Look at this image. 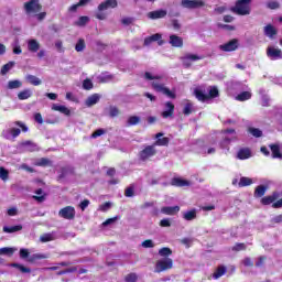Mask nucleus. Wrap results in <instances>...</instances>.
<instances>
[{
  "mask_svg": "<svg viewBox=\"0 0 282 282\" xmlns=\"http://www.w3.org/2000/svg\"><path fill=\"white\" fill-rule=\"evenodd\" d=\"M144 78L145 80L152 82V87L155 91L164 94V96H167V98H175V93L171 91V89L166 88L164 83H162V76L147 72L144 74Z\"/></svg>",
  "mask_w": 282,
  "mask_h": 282,
  "instance_id": "obj_1",
  "label": "nucleus"
},
{
  "mask_svg": "<svg viewBox=\"0 0 282 282\" xmlns=\"http://www.w3.org/2000/svg\"><path fill=\"white\" fill-rule=\"evenodd\" d=\"M111 8H118V1L117 0H106L101 2L98 6V11L96 14V18L99 19V21H105L107 19V14L102 13L105 10H111Z\"/></svg>",
  "mask_w": 282,
  "mask_h": 282,
  "instance_id": "obj_2",
  "label": "nucleus"
},
{
  "mask_svg": "<svg viewBox=\"0 0 282 282\" xmlns=\"http://www.w3.org/2000/svg\"><path fill=\"white\" fill-rule=\"evenodd\" d=\"M250 3H252V0H238L231 10L240 17H246L250 14Z\"/></svg>",
  "mask_w": 282,
  "mask_h": 282,
  "instance_id": "obj_3",
  "label": "nucleus"
},
{
  "mask_svg": "<svg viewBox=\"0 0 282 282\" xmlns=\"http://www.w3.org/2000/svg\"><path fill=\"white\" fill-rule=\"evenodd\" d=\"M194 95L200 102H206V100H210V98H217L219 96V90L217 89V87H210L209 95H206L202 91V89L196 88L194 90Z\"/></svg>",
  "mask_w": 282,
  "mask_h": 282,
  "instance_id": "obj_4",
  "label": "nucleus"
},
{
  "mask_svg": "<svg viewBox=\"0 0 282 282\" xmlns=\"http://www.w3.org/2000/svg\"><path fill=\"white\" fill-rule=\"evenodd\" d=\"M223 138L224 140L220 143V149H227L228 151V149H230L228 144H230L232 140H237V132L235 131V129L225 130L223 132Z\"/></svg>",
  "mask_w": 282,
  "mask_h": 282,
  "instance_id": "obj_5",
  "label": "nucleus"
},
{
  "mask_svg": "<svg viewBox=\"0 0 282 282\" xmlns=\"http://www.w3.org/2000/svg\"><path fill=\"white\" fill-rule=\"evenodd\" d=\"M172 268H173V259L164 258L156 261L154 272L159 274L160 272H166V270H171Z\"/></svg>",
  "mask_w": 282,
  "mask_h": 282,
  "instance_id": "obj_6",
  "label": "nucleus"
},
{
  "mask_svg": "<svg viewBox=\"0 0 282 282\" xmlns=\"http://www.w3.org/2000/svg\"><path fill=\"white\" fill-rule=\"evenodd\" d=\"M23 8L26 14H36L37 12H41L42 6L39 0H30L24 3Z\"/></svg>",
  "mask_w": 282,
  "mask_h": 282,
  "instance_id": "obj_7",
  "label": "nucleus"
},
{
  "mask_svg": "<svg viewBox=\"0 0 282 282\" xmlns=\"http://www.w3.org/2000/svg\"><path fill=\"white\" fill-rule=\"evenodd\" d=\"M204 56L197 55V54H192L187 53L183 57H181V61L183 63V67H192L194 63H197V61H202Z\"/></svg>",
  "mask_w": 282,
  "mask_h": 282,
  "instance_id": "obj_8",
  "label": "nucleus"
},
{
  "mask_svg": "<svg viewBox=\"0 0 282 282\" xmlns=\"http://www.w3.org/2000/svg\"><path fill=\"white\" fill-rule=\"evenodd\" d=\"M155 153H158L155 145H147L143 150L140 151L139 158L142 162H147V160H151Z\"/></svg>",
  "mask_w": 282,
  "mask_h": 282,
  "instance_id": "obj_9",
  "label": "nucleus"
},
{
  "mask_svg": "<svg viewBox=\"0 0 282 282\" xmlns=\"http://www.w3.org/2000/svg\"><path fill=\"white\" fill-rule=\"evenodd\" d=\"M181 6L187 10H196L197 8H204L206 2L204 0H182Z\"/></svg>",
  "mask_w": 282,
  "mask_h": 282,
  "instance_id": "obj_10",
  "label": "nucleus"
},
{
  "mask_svg": "<svg viewBox=\"0 0 282 282\" xmlns=\"http://www.w3.org/2000/svg\"><path fill=\"white\" fill-rule=\"evenodd\" d=\"M58 217L72 221L76 217V209L72 206H66L58 212Z\"/></svg>",
  "mask_w": 282,
  "mask_h": 282,
  "instance_id": "obj_11",
  "label": "nucleus"
},
{
  "mask_svg": "<svg viewBox=\"0 0 282 282\" xmlns=\"http://www.w3.org/2000/svg\"><path fill=\"white\" fill-rule=\"evenodd\" d=\"M267 56L270 58V61H279V58H282V51L281 48H276L274 46H268Z\"/></svg>",
  "mask_w": 282,
  "mask_h": 282,
  "instance_id": "obj_12",
  "label": "nucleus"
},
{
  "mask_svg": "<svg viewBox=\"0 0 282 282\" xmlns=\"http://www.w3.org/2000/svg\"><path fill=\"white\" fill-rule=\"evenodd\" d=\"M19 135H21V129L18 128H8L2 132V138H6V140H14Z\"/></svg>",
  "mask_w": 282,
  "mask_h": 282,
  "instance_id": "obj_13",
  "label": "nucleus"
},
{
  "mask_svg": "<svg viewBox=\"0 0 282 282\" xmlns=\"http://www.w3.org/2000/svg\"><path fill=\"white\" fill-rule=\"evenodd\" d=\"M239 47V41L237 39H234L225 44H221L219 46V50H221V52H235V50H237Z\"/></svg>",
  "mask_w": 282,
  "mask_h": 282,
  "instance_id": "obj_14",
  "label": "nucleus"
},
{
  "mask_svg": "<svg viewBox=\"0 0 282 282\" xmlns=\"http://www.w3.org/2000/svg\"><path fill=\"white\" fill-rule=\"evenodd\" d=\"M158 42V45H164V40H162V34L155 33L151 36L145 37L144 45H151V43Z\"/></svg>",
  "mask_w": 282,
  "mask_h": 282,
  "instance_id": "obj_15",
  "label": "nucleus"
},
{
  "mask_svg": "<svg viewBox=\"0 0 282 282\" xmlns=\"http://www.w3.org/2000/svg\"><path fill=\"white\" fill-rule=\"evenodd\" d=\"M169 43L172 47H184V39L175 34L170 35Z\"/></svg>",
  "mask_w": 282,
  "mask_h": 282,
  "instance_id": "obj_16",
  "label": "nucleus"
},
{
  "mask_svg": "<svg viewBox=\"0 0 282 282\" xmlns=\"http://www.w3.org/2000/svg\"><path fill=\"white\" fill-rule=\"evenodd\" d=\"M278 30L275 29L274 25L272 24H267L264 28H263V34L264 36H267L268 39H271L273 40L274 36L278 34Z\"/></svg>",
  "mask_w": 282,
  "mask_h": 282,
  "instance_id": "obj_17",
  "label": "nucleus"
},
{
  "mask_svg": "<svg viewBox=\"0 0 282 282\" xmlns=\"http://www.w3.org/2000/svg\"><path fill=\"white\" fill-rule=\"evenodd\" d=\"M26 45H28V50L33 54H36V52L41 50V43H39L36 39L28 40Z\"/></svg>",
  "mask_w": 282,
  "mask_h": 282,
  "instance_id": "obj_18",
  "label": "nucleus"
},
{
  "mask_svg": "<svg viewBox=\"0 0 282 282\" xmlns=\"http://www.w3.org/2000/svg\"><path fill=\"white\" fill-rule=\"evenodd\" d=\"M162 135H164L162 132L156 133L155 138L156 141L154 144H152L155 149V147H167L169 145V138L164 137L162 138Z\"/></svg>",
  "mask_w": 282,
  "mask_h": 282,
  "instance_id": "obj_19",
  "label": "nucleus"
},
{
  "mask_svg": "<svg viewBox=\"0 0 282 282\" xmlns=\"http://www.w3.org/2000/svg\"><path fill=\"white\" fill-rule=\"evenodd\" d=\"M167 12L164 9H160L156 11H151L148 13V18L155 20V19H164V17H166Z\"/></svg>",
  "mask_w": 282,
  "mask_h": 282,
  "instance_id": "obj_20",
  "label": "nucleus"
},
{
  "mask_svg": "<svg viewBox=\"0 0 282 282\" xmlns=\"http://www.w3.org/2000/svg\"><path fill=\"white\" fill-rule=\"evenodd\" d=\"M238 160H250L252 152L248 148L240 149L237 153Z\"/></svg>",
  "mask_w": 282,
  "mask_h": 282,
  "instance_id": "obj_21",
  "label": "nucleus"
},
{
  "mask_svg": "<svg viewBox=\"0 0 282 282\" xmlns=\"http://www.w3.org/2000/svg\"><path fill=\"white\" fill-rule=\"evenodd\" d=\"M269 147H270V150L272 152V158L278 159V160H282L281 145L279 143H274V144H271Z\"/></svg>",
  "mask_w": 282,
  "mask_h": 282,
  "instance_id": "obj_22",
  "label": "nucleus"
},
{
  "mask_svg": "<svg viewBox=\"0 0 282 282\" xmlns=\"http://www.w3.org/2000/svg\"><path fill=\"white\" fill-rule=\"evenodd\" d=\"M98 102H100V95L93 94L86 99L85 105L86 107H94V105H98Z\"/></svg>",
  "mask_w": 282,
  "mask_h": 282,
  "instance_id": "obj_23",
  "label": "nucleus"
},
{
  "mask_svg": "<svg viewBox=\"0 0 282 282\" xmlns=\"http://www.w3.org/2000/svg\"><path fill=\"white\" fill-rule=\"evenodd\" d=\"M276 199H279V193L275 192L271 196L263 197L261 204H263V206H270V204H274Z\"/></svg>",
  "mask_w": 282,
  "mask_h": 282,
  "instance_id": "obj_24",
  "label": "nucleus"
},
{
  "mask_svg": "<svg viewBox=\"0 0 282 282\" xmlns=\"http://www.w3.org/2000/svg\"><path fill=\"white\" fill-rule=\"evenodd\" d=\"M165 111L162 112L163 118H171L173 116V111L175 110V106L169 101L165 104Z\"/></svg>",
  "mask_w": 282,
  "mask_h": 282,
  "instance_id": "obj_25",
  "label": "nucleus"
},
{
  "mask_svg": "<svg viewBox=\"0 0 282 282\" xmlns=\"http://www.w3.org/2000/svg\"><path fill=\"white\" fill-rule=\"evenodd\" d=\"M183 219H185V221H193V219H197V209H191L188 212H184Z\"/></svg>",
  "mask_w": 282,
  "mask_h": 282,
  "instance_id": "obj_26",
  "label": "nucleus"
},
{
  "mask_svg": "<svg viewBox=\"0 0 282 282\" xmlns=\"http://www.w3.org/2000/svg\"><path fill=\"white\" fill-rule=\"evenodd\" d=\"M52 109L53 111H59V113H64V116H69V113H72V111L67 107L57 104H54L52 106Z\"/></svg>",
  "mask_w": 282,
  "mask_h": 282,
  "instance_id": "obj_27",
  "label": "nucleus"
},
{
  "mask_svg": "<svg viewBox=\"0 0 282 282\" xmlns=\"http://www.w3.org/2000/svg\"><path fill=\"white\" fill-rule=\"evenodd\" d=\"M178 210H180V206L162 207L161 208V213H163V215H177Z\"/></svg>",
  "mask_w": 282,
  "mask_h": 282,
  "instance_id": "obj_28",
  "label": "nucleus"
},
{
  "mask_svg": "<svg viewBox=\"0 0 282 282\" xmlns=\"http://www.w3.org/2000/svg\"><path fill=\"white\" fill-rule=\"evenodd\" d=\"M24 151H30L31 153H34V151H39V145L31 141H25L23 143Z\"/></svg>",
  "mask_w": 282,
  "mask_h": 282,
  "instance_id": "obj_29",
  "label": "nucleus"
},
{
  "mask_svg": "<svg viewBox=\"0 0 282 282\" xmlns=\"http://www.w3.org/2000/svg\"><path fill=\"white\" fill-rule=\"evenodd\" d=\"M55 239H56V234L54 232L43 234L40 237V241H42V243H47V241H54Z\"/></svg>",
  "mask_w": 282,
  "mask_h": 282,
  "instance_id": "obj_30",
  "label": "nucleus"
},
{
  "mask_svg": "<svg viewBox=\"0 0 282 282\" xmlns=\"http://www.w3.org/2000/svg\"><path fill=\"white\" fill-rule=\"evenodd\" d=\"M172 186H191V183L187 180L176 177L172 180Z\"/></svg>",
  "mask_w": 282,
  "mask_h": 282,
  "instance_id": "obj_31",
  "label": "nucleus"
},
{
  "mask_svg": "<svg viewBox=\"0 0 282 282\" xmlns=\"http://www.w3.org/2000/svg\"><path fill=\"white\" fill-rule=\"evenodd\" d=\"M25 80H28V83H30V85H34V87H39V85H41V78L34 76V75H26L25 76Z\"/></svg>",
  "mask_w": 282,
  "mask_h": 282,
  "instance_id": "obj_32",
  "label": "nucleus"
},
{
  "mask_svg": "<svg viewBox=\"0 0 282 282\" xmlns=\"http://www.w3.org/2000/svg\"><path fill=\"white\" fill-rule=\"evenodd\" d=\"M252 98L251 91H242L239 95H237L236 100H239L240 102H243L246 100H250Z\"/></svg>",
  "mask_w": 282,
  "mask_h": 282,
  "instance_id": "obj_33",
  "label": "nucleus"
},
{
  "mask_svg": "<svg viewBox=\"0 0 282 282\" xmlns=\"http://www.w3.org/2000/svg\"><path fill=\"white\" fill-rule=\"evenodd\" d=\"M19 100H28V98H32V90L24 89L18 94Z\"/></svg>",
  "mask_w": 282,
  "mask_h": 282,
  "instance_id": "obj_34",
  "label": "nucleus"
},
{
  "mask_svg": "<svg viewBox=\"0 0 282 282\" xmlns=\"http://www.w3.org/2000/svg\"><path fill=\"white\" fill-rule=\"evenodd\" d=\"M19 230H23V226L15 225V226H12V227H9V226L3 227V232H8V234L19 232Z\"/></svg>",
  "mask_w": 282,
  "mask_h": 282,
  "instance_id": "obj_35",
  "label": "nucleus"
},
{
  "mask_svg": "<svg viewBox=\"0 0 282 282\" xmlns=\"http://www.w3.org/2000/svg\"><path fill=\"white\" fill-rule=\"evenodd\" d=\"M224 274H226V267L220 265L214 272L213 278L214 279H221V276H224Z\"/></svg>",
  "mask_w": 282,
  "mask_h": 282,
  "instance_id": "obj_36",
  "label": "nucleus"
},
{
  "mask_svg": "<svg viewBox=\"0 0 282 282\" xmlns=\"http://www.w3.org/2000/svg\"><path fill=\"white\" fill-rule=\"evenodd\" d=\"M20 87H23V83L19 79L10 80L8 83V89H20Z\"/></svg>",
  "mask_w": 282,
  "mask_h": 282,
  "instance_id": "obj_37",
  "label": "nucleus"
},
{
  "mask_svg": "<svg viewBox=\"0 0 282 282\" xmlns=\"http://www.w3.org/2000/svg\"><path fill=\"white\" fill-rule=\"evenodd\" d=\"M15 63L14 62H9L7 64H4L0 70V74L2 76H6V74H8L10 72V69H12V67H14Z\"/></svg>",
  "mask_w": 282,
  "mask_h": 282,
  "instance_id": "obj_38",
  "label": "nucleus"
},
{
  "mask_svg": "<svg viewBox=\"0 0 282 282\" xmlns=\"http://www.w3.org/2000/svg\"><path fill=\"white\" fill-rule=\"evenodd\" d=\"M265 191H268V188L264 185H259L254 191L256 197H263L265 195Z\"/></svg>",
  "mask_w": 282,
  "mask_h": 282,
  "instance_id": "obj_39",
  "label": "nucleus"
},
{
  "mask_svg": "<svg viewBox=\"0 0 282 282\" xmlns=\"http://www.w3.org/2000/svg\"><path fill=\"white\" fill-rule=\"evenodd\" d=\"M128 127H135V124H140V117L138 116H131L128 118Z\"/></svg>",
  "mask_w": 282,
  "mask_h": 282,
  "instance_id": "obj_40",
  "label": "nucleus"
},
{
  "mask_svg": "<svg viewBox=\"0 0 282 282\" xmlns=\"http://www.w3.org/2000/svg\"><path fill=\"white\" fill-rule=\"evenodd\" d=\"M248 132L253 135V138H261V135H263V131L259 128H249Z\"/></svg>",
  "mask_w": 282,
  "mask_h": 282,
  "instance_id": "obj_41",
  "label": "nucleus"
},
{
  "mask_svg": "<svg viewBox=\"0 0 282 282\" xmlns=\"http://www.w3.org/2000/svg\"><path fill=\"white\" fill-rule=\"evenodd\" d=\"M35 195L36 196H33V199H36V202H45V193H43L42 188H39L35 192Z\"/></svg>",
  "mask_w": 282,
  "mask_h": 282,
  "instance_id": "obj_42",
  "label": "nucleus"
},
{
  "mask_svg": "<svg viewBox=\"0 0 282 282\" xmlns=\"http://www.w3.org/2000/svg\"><path fill=\"white\" fill-rule=\"evenodd\" d=\"M183 113H184V116H191V113H193V104L191 101H187L185 104V107L183 109Z\"/></svg>",
  "mask_w": 282,
  "mask_h": 282,
  "instance_id": "obj_43",
  "label": "nucleus"
},
{
  "mask_svg": "<svg viewBox=\"0 0 282 282\" xmlns=\"http://www.w3.org/2000/svg\"><path fill=\"white\" fill-rule=\"evenodd\" d=\"M159 254L160 257H171V254H173V251L171 250V248L164 247L159 250Z\"/></svg>",
  "mask_w": 282,
  "mask_h": 282,
  "instance_id": "obj_44",
  "label": "nucleus"
},
{
  "mask_svg": "<svg viewBox=\"0 0 282 282\" xmlns=\"http://www.w3.org/2000/svg\"><path fill=\"white\" fill-rule=\"evenodd\" d=\"M8 177H10V172L4 167H0V180H2V182H8Z\"/></svg>",
  "mask_w": 282,
  "mask_h": 282,
  "instance_id": "obj_45",
  "label": "nucleus"
},
{
  "mask_svg": "<svg viewBox=\"0 0 282 282\" xmlns=\"http://www.w3.org/2000/svg\"><path fill=\"white\" fill-rule=\"evenodd\" d=\"M252 185V178L250 177H241L240 181H239V186H250Z\"/></svg>",
  "mask_w": 282,
  "mask_h": 282,
  "instance_id": "obj_46",
  "label": "nucleus"
},
{
  "mask_svg": "<svg viewBox=\"0 0 282 282\" xmlns=\"http://www.w3.org/2000/svg\"><path fill=\"white\" fill-rule=\"evenodd\" d=\"M17 248L4 247L0 249V254H14Z\"/></svg>",
  "mask_w": 282,
  "mask_h": 282,
  "instance_id": "obj_47",
  "label": "nucleus"
},
{
  "mask_svg": "<svg viewBox=\"0 0 282 282\" xmlns=\"http://www.w3.org/2000/svg\"><path fill=\"white\" fill-rule=\"evenodd\" d=\"M87 23H89V17H80L76 22V25H78L79 28H83L87 25Z\"/></svg>",
  "mask_w": 282,
  "mask_h": 282,
  "instance_id": "obj_48",
  "label": "nucleus"
},
{
  "mask_svg": "<svg viewBox=\"0 0 282 282\" xmlns=\"http://www.w3.org/2000/svg\"><path fill=\"white\" fill-rule=\"evenodd\" d=\"M119 115H120V110H118V108L116 106H110L109 107V116L111 118H116Z\"/></svg>",
  "mask_w": 282,
  "mask_h": 282,
  "instance_id": "obj_49",
  "label": "nucleus"
},
{
  "mask_svg": "<svg viewBox=\"0 0 282 282\" xmlns=\"http://www.w3.org/2000/svg\"><path fill=\"white\" fill-rule=\"evenodd\" d=\"M126 282H138V274L137 273H129L124 278Z\"/></svg>",
  "mask_w": 282,
  "mask_h": 282,
  "instance_id": "obj_50",
  "label": "nucleus"
},
{
  "mask_svg": "<svg viewBox=\"0 0 282 282\" xmlns=\"http://www.w3.org/2000/svg\"><path fill=\"white\" fill-rule=\"evenodd\" d=\"M99 83H109V80H113V75H100L98 77Z\"/></svg>",
  "mask_w": 282,
  "mask_h": 282,
  "instance_id": "obj_51",
  "label": "nucleus"
},
{
  "mask_svg": "<svg viewBox=\"0 0 282 282\" xmlns=\"http://www.w3.org/2000/svg\"><path fill=\"white\" fill-rule=\"evenodd\" d=\"M50 164H51V161L48 159H45V158L40 159L35 163L36 166H50Z\"/></svg>",
  "mask_w": 282,
  "mask_h": 282,
  "instance_id": "obj_52",
  "label": "nucleus"
},
{
  "mask_svg": "<svg viewBox=\"0 0 282 282\" xmlns=\"http://www.w3.org/2000/svg\"><path fill=\"white\" fill-rule=\"evenodd\" d=\"M267 8H269V10H279V8H281V6L276 1H269L267 3Z\"/></svg>",
  "mask_w": 282,
  "mask_h": 282,
  "instance_id": "obj_53",
  "label": "nucleus"
},
{
  "mask_svg": "<svg viewBox=\"0 0 282 282\" xmlns=\"http://www.w3.org/2000/svg\"><path fill=\"white\" fill-rule=\"evenodd\" d=\"M83 87L84 89H87V90L94 89V83L91 82V79L87 78L83 82Z\"/></svg>",
  "mask_w": 282,
  "mask_h": 282,
  "instance_id": "obj_54",
  "label": "nucleus"
},
{
  "mask_svg": "<svg viewBox=\"0 0 282 282\" xmlns=\"http://www.w3.org/2000/svg\"><path fill=\"white\" fill-rule=\"evenodd\" d=\"M13 268H18V270H20V272L28 274L31 272L30 268L21 265V264H13Z\"/></svg>",
  "mask_w": 282,
  "mask_h": 282,
  "instance_id": "obj_55",
  "label": "nucleus"
},
{
  "mask_svg": "<svg viewBox=\"0 0 282 282\" xmlns=\"http://www.w3.org/2000/svg\"><path fill=\"white\" fill-rule=\"evenodd\" d=\"M75 50L76 52H83L85 50V40H78Z\"/></svg>",
  "mask_w": 282,
  "mask_h": 282,
  "instance_id": "obj_56",
  "label": "nucleus"
},
{
  "mask_svg": "<svg viewBox=\"0 0 282 282\" xmlns=\"http://www.w3.org/2000/svg\"><path fill=\"white\" fill-rule=\"evenodd\" d=\"M160 226L162 228H171V219L164 218L160 221Z\"/></svg>",
  "mask_w": 282,
  "mask_h": 282,
  "instance_id": "obj_57",
  "label": "nucleus"
},
{
  "mask_svg": "<svg viewBox=\"0 0 282 282\" xmlns=\"http://www.w3.org/2000/svg\"><path fill=\"white\" fill-rule=\"evenodd\" d=\"M105 129H98L91 134V138H100V135H105Z\"/></svg>",
  "mask_w": 282,
  "mask_h": 282,
  "instance_id": "obj_58",
  "label": "nucleus"
},
{
  "mask_svg": "<svg viewBox=\"0 0 282 282\" xmlns=\"http://www.w3.org/2000/svg\"><path fill=\"white\" fill-rule=\"evenodd\" d=\"M155 243H153V240H145L142 242V248H154Z\"/></svg>",
  "mask_w": 282,
  "mask_h": 282,
  "instance_id": "obj_59",
  "label": "nucleus"
},
{
  "mask_svg": "<svg viewBox=\"0 0 282 282\" xmlns=\"http://www.w3.org/2000/svg\"><path fill=\"white\" fill-rule=\"evenodd\" d=\"M109 208H111V203H105L99 206V210H101L102 213H107V210H109Z\"/></svg>",
  "mask_w": 282,
  "mask_h": 282,
  "instance_id": "obj_60",
  "label": "nucleus"
},
{
  "mask_svg": "<svg viewBox=\"0 0 282 282\" xmlns=\"http://www.w3.org/2000/svg\"><path fill=\"white\" fill-rule=\"evenodd\" d=\"M21 259H28L30 257V251L28 249H20Z\"/></svg>",
  "mask_w": 282,
  "mask_h": 282,
  "instance_id": "obj_61",
  "label": "nucleus"
},
{
  "mask_svg": "<svg viewBox=\"0 0 282 282\" xmlns=\"http://www.w3.org/2000/svg\"><path fill=\"white\" fill-rule=\"evenodd\" d=\"M18 213H19V210L17 209V207H11V208L8 209V215H9L10 217L17 216Z\"/></svg>",
  "mask_w": 282,
  "mask_h": 282,
  "instance_id": "obj_62",
  "label": "nucleus"
},
{
  "mask_svg": "<svg viewBox=\"0 0 282 282\" xmlns=\"http://www.w3.org/2000/svg\"><path fill=\"white\" fill-rule=\"evenodd\" d=\"M121 23H122L123 25H131V23H133V18H123V19L121 20Z\"/></svg>",
  "mask_w": 282,
  "mask_h": 282,
  "instance_id": "obj_63",
  "label": "nucleus"
},
{
  "mask_svg": "<svg viewBox=\"0 0 282 282\" xmlns=\"http://www.w3.org/2000/svg\"><path fill=\"white\" fill-rule=\"evenodd\" d=\"M226 10H227V8L225 6L215 8V12H217V14H224V12H226Z\"/></svg>",
  "mask_w": 282,
  "mask_h": 282,
  "instance_id": "obj_64",
  "label": "nucleus"
}]
</instances>
